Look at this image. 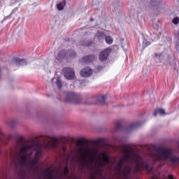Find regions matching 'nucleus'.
<instances>
[{"mask_svg":"<svg viewBox=\"0 0 179 179\" xmlns=\"http://www.w3.org/2000/svg\"><path fill=\"white\" fill-rule=\"evenodd\" d=\"M111 51L112 50L110 48H107L101 51L99 56V61H101V62L107 61V58H108V55L111 54Z\"/></svg>","mask_w":179,"mask_h":179,"instance_id":"6e6552de","label":"nucleus"},{"mask_svg":"<svg viewBox=\"0 0 179 179\" xmlns=\"http://www.w3.org/2000/svg\"><path fill=\"white\" fill-rule=\"evenodd\" d=\"M15 64L17 65H24L26 64L25 59H20V58L15 59Z\"/></svg>","mask_w":179,"mask_h":179,"instance_id":"4be33fe9","label":"nucleus"},{"mask_svg":"<svg viewBox=\"0 0 179 179\" xmlns=\"http://www.w3.org/2000/svg\"><path fill=\"white\" fill-rule=\"evenodd\" d=\"M122 148L124 151L123 160L128 163L136 164L134 168L135 173H141L142 170H149V164H148V162H145L138 154H133L132 155V151L128 148V145H124Z\"/></svg>","mask_w":179,"mask_h":179,"instance_id":"f257e3e1","label":"nucleus"},{"mask_svg":"<svg viewBox=\"0 0 179 179\" xmlns=\"http://www.w3.org/2000/svg\"><path fill=\"white\" fill-rule=\"evenodd\" d=\"M85 47H92L93 45V42L92 41H87L84 44Z\"/></svg>","mask_w":179,"mask_h":179,"instance_id":"7c9ffc66","label":"nucleus"},{"mask_svg":"<svg viewBox=\"0 0 179 179\" xmlns=\"http://www.w3.org/2000/svg\"><path fill=\"white\" fill-rule=\"evenodd\" d=\"M45 176H51V169L48 168L45 171H44Z\"/></svg>","mask_w":179,"mask_h":179,"instance_id":"c85d7f7f","label":"nucleus"},{"mask_svg":"<svg viewBox=\"0 0 179 179\" xmlns=\"http://www.w3.org/2000/svg\"><path fill=\"white\" fill-rule=\"evenodd\" d=\"M168 179H174V176L173 175H169Z\"/></svg>","mask_w":179,"mask_h":179,"instance_id":"f704fd0d","label":"nucleus"},{"mask_svg":"<svg viewBox=\"0 0 179 179\" xmlns=\"http://www.w3.org/2000/svg\"><path fill=\"white\" fill-rule=\"evenodd\" d=\"M34 145H24L22 148H20V155H24L25 153L27 155L30 150L33 149Z\"/></svg>","mask_w":179,"mask_h":179,"instance_id":"ddd939ff","label":"nucleus"},{"mask_svg":"<svg viewBox=\"0 0 179 179\" xmlns=\"http://www.w3.org/2000/svg\"><path fill=\"white\" fill-rule=\"evenodd\" d=\"M49 179H57V178H55V175L51 174V175L50 176V177H49Z\"/></svg>","mask_w":179,"mask_h":179,"instance_id":"72a5a7b5","label":"nucleus"},{"mask_svg":"<svg viewBox=\"0 0 179 179\" xmlns=\"http://www.w3.org/2000/svg\"><path fill=\"white\" fill-rule=\"evenodd\" d=\"M90 20H93V19H91Z\"/></svg>","mask_w":179,"mask_h":179,"instance_id":"58836bf2","label":"nucleus"},{"mask_svg":"<svg viewBox=\"0 0 179 179\" xmlns=\"http://www.w3.org/2000/svg\"><path fill=\"white\" fill-rule=\"evenodd\" d=\"M44 139H51L52 141H48L45 146V149H55L58 146V138L55 137L46 136L43 137Z\"/></svg>","mask_w":179,"mask_h":179,"instance_id":"423d86ee","label":"nucleus"},{"mask_svg":"<svg viewBox=\"0 0 179 179\" xmlns=\"http://www.w3.org/2000/svg\"><path fill=\"white\" fill-rule=\"evenodd\" d=\"M92 179H96V176L93 175V176L92 177Z\"/></svg>","mask_w":179,"mask_h":179,"instance_id":"e433bc0d","label":"nucleus"},{"mask_svg":"<svg viewBox=\"0 0 179 179\" xmlns=\"http://www.w3.org/2000/svg\"><path fill=\"white\" fill-rule=\"evenodd\" d=\"M56 85L59 89L62 87V83H61V81H59V80H57Z\"/></svg>","mask_w":179,"mask_h":179,"instance_id":"2f4dec72","label":"nucleus"},{"mask_svg":"<svg viewBox=\"0 0 179 179\" xmlns=\"http://www.w3.org/2000/svg\"><path fill=\"white\" fill-rule=\"evenodd\" d=\"M83 100L82 96L73 92L67 93L64 99L65 103H71V104H82L83 103Z\"/></svg>","mask_w":179,"mask_h":179,"instance_id":"20e7f679","label":"nucleus"},{"mask_svg":"<svg viewBox=\"0 0 179 179\" xmlns=\"http://www.w3.org/2000/svg\"><path fill=\"white\" fill-rule=\"evenodd\" d=\"M85 143H87V141H83L82 139H78L77 141V145H78V146H83V145H85Z\"/></svg>","mask_w":179,"mask_h":179,"instance_id":"393cba45","label":"nucleus"},{"mask_svg":"<svg viewBox=\"0 0 179 179\" xmlns=\"http://www.w3.org/2000/svg\"><path fill=\"white\" fill-rule=\"evenodd\" d=\"M106 99H107V95H103L100 98L98 99L99 103L101 106H104L106 104Z\"/></svg>","mask_w":179,"mask_h":179,"instance_id":"6ab92c4d","label":"nucleus"},{"mask_svg":"<svg viewBox=\"0 0 179 179\" xmlns=\"http://www.w3.org/2000/svg\"><path fill=\"white\" fill-rule=\"evenodd\" d=\"M63 150H64V152H65L66 150V146H63Z\"/></svg>","mask_w":179,"mask_h":179,"instance_id":"c9c22d12","label":"nucleus"},{"mask_svg":"<svg viewBox=\"0 0 179 179\" xmlns=\"http://www.w3.org/2000/svg\"><path fill=\"white\" fill-rule=\"evenodd\" d=\"M97 142L99 143L101 142V140H98Z\"/></svg>","mask_w":179,"mask_h":179,"instance_id":"4c0bfd02","label":"nucleus"},{"mask_svg":"<svg viewBox=\"0 0 179 179\" xmlns=\"http://www.w3.org/2000/svg\"><path fill=\"white\" fill-rule=\"evenodd\" d=\"M101 156H102V162H99L97 165L99 167H106L107 164H109L111 159L109 158L108 155L104 152H101Z\"/></svg>","mask_w":179,"mask_h":179,"instance_id":"0eeeda50","label":"nucleus"},{"mask_svg":"<svg viewBox=\"0 0 179 179\" xmlns=\"http://www.w3.org/2000/svg\"><path fill=\"white\" fill-rule=\"evenodd\" d=\"M92 73H93V70L88 66L85 67L80 72V75L83 76V78H89L92 76Z\"/></svg>","mask_w":179,"mask_h":179,"instance_id":"9d476101","label":"nucleus"},{"mask_svg":"<svg viewBox=\"0 0 179 179\" xmlns=\"http://www.w3.org/2000/svg\"><path fill=\"white\" fill-rule=\"evenodd\" d=\"M80 157L82 158V162H83L84 164L86 163V152L85 150H87V156L88 157H90L91 159H97V155H99V150L96 148H85L83 146L80 148Z\"/></svg>","mask_w":179,"mask_h":179,"instance_id":"7ed1b4c3","label":"nucleus"},{"mask_svg":"<svg viewBox=\"0 0 179 179\" xmlns=\"http://www.w3.org/2000/svg\"><path fill=\"white\" fill-rule=\"evenodd\" d=\"M131 171H132V167L125 165L123 168V178H131Z\"/></svg>","mask_w":179,"mask_h":179,"instance_id":"9b49d317","label":"nucleus"},{"mask_svg":"<svg viewBox=\"0 0 179 179\" xmlns=\"http://www.w3.org/2000/svg\"><path fill=\"white\" fill-rule=\"evenodd\" d=\"M106 34L104 32H98L97 38L98 40H101L102 38H106Z\"/></svg>","mask_w":179,"mask_h":179,"instance_id":"5701e85b","label":"nucleus"},{"mask_svg":"<svg viewBox=\"0 0 179 179\" xmlns=\"http://www.w3.org/2000/svg\"><path fill=\"white\" fill-rule=\"evenodd\" d=\"M41 156H43V149L40 148L36 150L34 159L40 163V159H41Z\"/></svg>","mask_w":179,"mask_h":179,"instance_id":"dca6fc26","label":"nucleus"},{"mask_svg":"<svg viewBox=\"0 0 179 179\" xmlns=\"http://www.w3.org/2000/svg\"><path fill=\"white\" fill-rule=\"evenodd\" d=\"M172 22L173 24H178L179 23V18L178 17H176L173 19Z\"/></svg>","mask_w":179,"mask_h":179,"instance_id":"c756f323","label":"nucleus"},{"mask_svg":"<svg viewBox=\"0 0 179 179\" xmlns=\"http://www.w3.org/2000/svg\"><path fill=\"white\" fill-rule=\"evenodd\" d=\"M124 162L125 161L124 160V158H123L122 159H120L117 164L116 171L118 176H121V170L122 169V166H124Z\"/></svg>","mask_w":179,"mask_h":179,"instance_id":"2eb2a0df","label":"nucleus"},{"mask_svg":"<svg viewBox=\"0 0 179 179\" xmlns=\"http://www.w3.org/2000/svg\"><path fill=\"white\" fill-rule=\"evenodd\" d=\"M96 174H97L98 176H100V174H101V171H100L99 169L96 170L95 171Z\"/></svg>","mask_w":179,"mask_h":179,"instance_id":"473e14b6","label":"nucleus"},{"mask_svg":"<svg viewBox=\"0 0 179 179\" xmlns=\"http://www.w3.org/2000/svg\"><path fill=\"white\" fill-rule=\"evenodd\" d=\"M65 5H66V3L65 2V0H64L63 1L57 3V8L59 10H62L64 8H65Z\"/></svg>","mask_w":179,"mask_h":179,"instance_id":"aec40b11","label":"nucleus"},{"mask_svg":"<svg viewBox=\"0 0 179 179\" xmlns=\"http://www.w3.org/2000/svg\"><path fill=\"white\" fill-rule=\"evenodd\" d=\"M64 76L68 80H73L75 79V71L69 67L64 68Z\"/></svg>","mask_w":179,"mask_h":179,"instance_id":"1a4fd4ad","label":"nucleus"},{"mask_svg":"<svg viewBox=\"0 0 179 179\" xmlns=\"http://www.w3.org/2000/svg\"><path fill=\"white\" fill-rule=\"evenodd\" d=\"M88 104H93V103H88Z\"/></svg>","mask_w":179,"mask_h":179,"instance_id":"ea45409f","label":"nucleus"},{"mask_svg":"<svg viewBox=\"0 0 179 179\" xmlns=\"http://www.w3.org/2000/svg\"><path fill=\"white\" fill-rule=\"evenodd\" d=\"M66 57V58H68V57L70 58H75V57H76V52L72 50L67 52H65V50H61L57 54V59H58V61H61L62 58H65Z\"/></svg>","mask_w":179,"mask_h":179,"instance_id":"39448f33","label":"nucleus"},{"mask_svg":"<svg viewBox=\"0 0 179 179\" xmlns=\"http://www.w3.org/2000/svg\"><path fill=\"white\" fill-rule=\"evenodd\" d=\"M116 129H121L122 128V126L121 125V121H117L115 123Z\"/></svg>","mask_w":179,"mask_h":179,"instance_id":"cd10ccee","label":"nucleus"},{"mask_svg":"<svg viewBox=\"0 0 179 179\" xmlns=\"http://www.w3.org/2000/svg\"><path fill=\"white\" fill-rule=\"evenodd\" d=\"M143 45L145 48L148 47V45H150V41H148L146 38H144L143 41Z\"/></svg>","mask_w":179,"mask_h":179,"instance_id":"bb28decb","label":"nucleus"},{"mask_svg":"<svg viewBox=\"0 0 179 179\" xmlns=\"http://www.w3.org/2000/svg\"><path fill=\"white\" fill-rule=\"evenodd\" d=\"M157 114H160V115H166V111L163 108H157L153 113L154 117H156Z\"/></svg>","mask_w":179,"mask_h":179,"instance_id":"a211bd4d","label":"nucleus"},{"mask_svg":"<svg viewBox=\"0 0 179 179\" xmlns=\"http://www.w3.org/2000/svg\"><path fill=\"white\" fill-rule=\"evenodd\" d=\"M69 174V167L68 166V165H66L64 168V177H68Z\"/></svg>","mask_w":179,"mask_h":179,"instance_id":"b1692460","label":"nucleus"},{"mask_svg":"<svg viewBox=\"0 0 179 179\" xmlns=\"http://www.w3.org/2000/svg\"><path fill=\"white\" fill-rule=\"evenodd\" d=\"M18 157L20 159V164H24L26 162H27V154L24 153V154H20L18 155Z\"/></svg>","mask_w":179,"mask_h":179,"instance_id":"f3484780","label":"nucleus"},{"mask_svg":"<svg viewBox=\"0 0 179 179\" xmlns=\"http://www.w3.org/2000/svg\"><path fill=\"white\" fill-rule=\"evenodd\" d=\"M96 59V56L94 55H86L81 59V62H84L85 64H90V62H93Z\"/></svg>","mask_w":179,"mask_h":179,"instance_id":"f8f14e48","label":"nucleus"},{"mask_svg":"<svg viewBox=\"0 0 179 179\" xmlns=\"http://www.w3.org/2000/svg\"><path fill=\"white\" fill-rule=\"evenodd\" d=\"M162 160H170L172 164H179V158L173 155V150L169 148H163L157 150L155 155L156 162H162Z\"/></svg>","mask_w":179,"mask_h":179,"instance_id":"f03ea898","label":"nucleus"},{"mask_svg":"<svg viewBox=\"0 0 179 179\" xmlns=\"http://www.w3.org/2000/svg\"><path fill=\"white\" fill-rule=\"evenodd\" d=\"M38 162L36 159H32L29 161L28 164V167L30 169V170H37V164H38Z\"/></svg>","mask_w":179,"mask_h":179,"instance_id":"4468645a","label":"nucleus"},{"mask_svg":"<svg viewBox=\"0 0 179 179\" xmlns=\"http://www.w3.org/2000/svg\"><path fill=\"white\" fill-rule=\"evenodd\" d=\"M106 40V43H108L109 45H110V44H113V38L110 36H106L105 38Z\"/></svg>","mask_w":179,"mask_h":179,"instance_id":"a878e982","label":"nucleus"},{"mask_svg":"<svg viewBox=\"0 0 179 179\" xmlns=\"http://www.w3.org/2000/svg\"><path fill=\"white\" fill-rule=\"evenodd\" d=\"M141 122L133 123L130 125L129 129H136L137 128H139V127H141Z\"/></svg>","mask_w":179,"mask_h":179,"instance_id":"412c9836","label":"nucleus"}]
</instances>
